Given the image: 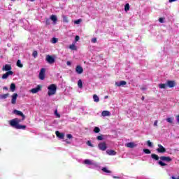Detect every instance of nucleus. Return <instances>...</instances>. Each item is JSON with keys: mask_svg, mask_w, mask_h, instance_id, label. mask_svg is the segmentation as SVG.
<instances>
[{"mask_svg": "<svg viewBox=\"0 0 179 179\" xmlns=\"http://www.w3.org/2000/svg\"><path fill=\"white\" fill-rule=\"evenodd\" d=\"M128 10H129V3H127L124 6V12H128Z\"/></svg>", "mask_w": 179, "mask_h": 179, "instance_id": "obj_33", "label": "nucleus"}, {"mask_svg": "<svg viewBox=\"0 0 179 179\" xmlns=\"http://www.w3.org/2000/svg\"><path fill=\"white\" fill-rule=\"evenodd\" d=\"M157 120H155V122H154V126L155 127H157Z\"/></svg>", "mask_w": 179, "mask_h": 179, "instance_id": "obj_49", "label": "nucleus"}, {"mask_svg": "<svg viewBox=\"0 0 179 179\" xmlns=\"http://www.w3.org/2000/svg\"><path fill=\"white\" fill-rule=\"evenodd\" d=\"M93 99L95 103H99V101H100V99H99V96L96 94L93 95Z\"/></svg>", "mask_w": 179, "mask_h": 179, "instance_id": "obj_22", "label": "nucleus"}, {"mask_svg": "<svg viewBox=\"0 0 179 179\" xmlns=\"http://www.w3.org/2000/svg\"><path fill=\"white\" fill-rule=\"evenodd\" d=\"M66 138H68L69 139H72V138H73V136H72V134H67Z\"/></svg>", "mask_w": 179, "mask_h": 179, "instance_id": "obj_46", "label": "nucleus"}, {"mask_svg": "<svg viewBox=\"0 0 179 179\" xmlns=\"http://www.w3.org/2000/svg\"><path fill=\"white\" fill-rule=\"evenodd\" d=\"M85 164H88L89 166H91V164H93V163L92 162V161H90V159H85L84 161Z\"/></svg>", "mask_w": 179, "mask_h": 179, "instance_id": "obj_28", "label": "nucleus"}, {"mask_svg": "<svg viewBox=\"0 0 179 179\" xmlns=\"http://www.w3.org/2000/svg\"><path fill=\"white\" fill-rule=\"evenodd\" d=\"M55 134H56V136H57V138H59L60 139H64V138H65V134L64 133H61V132H59L58 131H56Z\"/></svg>", "mask_w": 179, "mask_h": 179, "instance_id": "obj_14", "label": "nucleus"}, {"mask_svg": "<svg viewBox=\"0 0 179 179\" xmlns=\"http://www.w3.org/2000/svg\"><path fill=\"white\" fill-rule=\"evenodd\" d=\"M80 38L79 36H76V41H79Z\"/></svg>", "mask_w": 179, "mask_h": 179, "instance_id": "obj_48", "label": "nucleus"}, {"mask_svg": "<svg viewBox=\"0 0 179 179\" xmlns=\"http://www.w3.org/2000/svg\"><path fill=\"white\" fill-rule=\"evenodd\" d=\"M98 147L99 150H102L103 152L107 150V144L105 142L99 143Z\"/></svg>", "mask_w": 179, "mask_h": 179, "instance_id": "obj_5", "label": "nucleus"}, {"mask_svg": "<svg viewBox=\"0 0 179 179\" xmlns=\"http://www.w3.org/2000/svg\"><path fill=\"white\" fill-rule=\"evenodd\" d=\"M157 152H158V153H166V149L161 144H158Z\"/></svg>", "mask_w": 179, "mask_h": 179, "instance_id": "obj_8", "label": "nucleus"}, {"mask_svg": "<svg viewBox=\"0 0 179 179\" xmlns=\"http://www.w3.org/2000/svg\"><path fill=\"white\" fill-rule=\"evenodd\" d=\"M39 79L41 80H44L45 79V69L42 68L39 73Z\"/></svg>", "mask_w": 179, "mask_h": 179, "instance_id": "obj_4", "label": "nucleus"}, {"mask_svg": "<svg viewBox=\"0 0 179 179\" xmlns=\"http://www.w3.org/2000/svg\"><path fill=\"white\" fill-rule=\"evenodd\" d=\"M63 22H64L65 23H68V22H69V20H68V17L66 16H63Z\"/></svg>", "mask_w": 179, "mask_h": 179, "instance_id": "obj_40", "label": "nucleus"}, {"mask_svg": "<svg viewBox=\"0 0 179 179\" xmlns=\"http://www.w3.org/2000/svg\"><path fill=\"white\" fill-rule=\"evenodd\" d=\"M102 171H103V173H111V171L107 169V168L104 167L102 169Z\"/></svg>", "mask_w": 179, "mask_h": 179, "instance_id": "obj_32", "label": "nucleus"}, {"mask_svg": "<svg viewBox=\"0 0 179 179\" xmlns=\"http://www.w3.org/2000/svg\"><path fill=\"white\" fill-rule=\"evenodd\" d=\"M87 145H88V146H90V148H93V144H92V141H87Z\"/></svg>", "mask_w": 179, "mask_h": 179, "instance_id": "obj_44", "label": "nucleus"}, {"mask_svg": "<svg viewBox=\"0 0 179 179\" xmlns=\"http://www.w3.org/2000/svg\"><path fill=\"white\" fill-rule=\"evenodd\" d=\"M82 22V19H78L74 21L75 24H79Z\"/></svg>", "mask_w": 179, "mask_h": 179, "instance_id": "obj_43", "label": "nucleus"}, {"mask_svg": "<svg viewBox=\"0 0 179 179\" xmlns=\"http://www.w3.org/2000/svg\"><path fill=\"white\" fill-rule=\"evenodd\" d=\"M91 41H92V43H97V38H93Z\"/></svg>", "mask_w": 179, "mask_h": 179, "instance_id": "obj_47", "label": "nucleus"}, {"mask_svg": "<svg viewBox=\"0 0 179 179\" xmlns=\"http://www.w3.org/2000/svg\"><path fill=\"white\" fill-rule=\"evenodd\" d=\"M12 69V66L10 64H6L3 66L2 71H6L7 72H9Z\"/></svg>", "mask_w": 179, "mask_h": 179, "instance_id": "obj_12", "label": "nucleus"}, {"mask_svg": "<svg viewBox=\"0 0 179 179\" xmlns=\"http://www.w3.org/2000/svg\"><path fill=\"white\" fill-rule=\"evenodd\" d=\"M11 1H16V0H11Z\"/></svg>", "mask_w": 179, "mask_h": 179, "instance_id": "obj_59", "label": "nucleus"}, {"mask_svg": "<svg viewBox=\"0 0 179 179\" xmlns=\"http://www.w3.org/2000/svg\"><path fill=\"white\" fill-rule=\"evenodd\" d=\"M17 99V94L14 93L12 96L11 103L12 104H16V99Z\"/></svg>", "mask_w": 179, "mask_h": 179, "instance_id": "obj_16", "label": "nucleus"}, {"mask_svg": "<svg viewBox=\"0 0 179 179\" xmlns=\"http://www.w3.org/2000/svg\"><path fill=\"white\" fill-rule=\"evenodd\" d=\"M160 160L162 162H167V163H169L170 162H172V159L170 157H166V156H162L159 157Z\"/></svg>", "mask_w": 179, "mask_h": 179, "instance_id": "obj_9", "label": "nucleus"}, {"mask_svg": "<svg viewBox=\"0 0 179 179\" xmlns=\"http://www.w3.org/2000/svg\"><path fill=\"white\" fill-rule=\"evenodd\" d=\"M13 114H16V115H20V117H22V121H24V120L26 119V115H24V114H23V112L20 110L15 109L13 110Z\"/></svg>", "mask_w": 179, "mask_h": 179, "instance_id": "obj_3", "label": "nucleus"}, {"mask_svg": "<svg viewBox=\"0 0 179 179\" xmlns=\"http://www.w3.org/2000/svg\"><path fill=\"white\" fill-rule=\"evenodd\" d=\"M176 83L174 80H167L166 81V86H168V87H175Z\"/></svg>", "mask_w": 179, "mask_h": 179, "instance_id": "obj_10", "label": "nucleus"}, {"mask_svg": "<svg viewBox=\"0 0 179 179\" xmlns=\"http://www.w3.org/2000/svg\"><path fill=\"white\" fill-rule=\"evenodd\" d=\"M159 89H166V87H167V84H159Z\"/></svg>", "mask_w": 179, "mask_h": 179, "instance_id": "obj_26", "label": "nucleus"}, {"mask_svg": "<svg viewBox=\"0 0 179 179\" xmlns=\"http://www.w3.org/2000/svg\"><path fill=\"white\" fill-rule=\"evenodd\" d=\"M176 1L177 0H169V2L171 3V2H176Z\"/></svg>", "mask_w": 179, "mask_h": 179, "instance_id": "obj_52", "label": "nucleus"}, {"mask_svg": "<svg viewBox=\"0 0 179 179\" xmlns=\"http://www.w3.org/2000/svg\"><path fill=\"white\" fill-rule=\"evenodd\" d=\"M105 99H108V96H105Z\"/></svg>", "mask_w": 179, "mask_h": 179, "instance_id": "obj_57", "label": "nucleus"}, {"mask_svg": "<svg viewBox=\"0 0 179 179\" xmlns=\"http://www.w3.org/2000/svg\"><path fill=\"white\" fill-rule=\"evenodd\" d=\"M158 164L159 166H162V167H164V166H167V164L163 162L162 161H159Z\"/></svg>", "mask_w": 179, "mask_h": 179, "instance_id": "obj_36", "label": "nucleus"}, {"mask_svg": "<svg viewBox=\"0 0 179 179\" xmlns=\"http://www.w3.org/2000/svg\"><path fill=\"white\" fill-rule=\"evenodd\" d=\"M127 148H130V149H134V148H136V144L134 142H130L126 144Z\"/></svg>", "mask_w": 179, "mask_h": 179, "instance_id": "obj_15", "label": "nucleus"}, {"mask_svg": "<svg viewBox=\"0 0 179 179\" xmlns=\"http://www.w3.org/2000/svg\"><path fill=\"white\" fill-rule=\"evenodd\" d=\"M70 50H73V51H76V45L75 44H72L69 45Z\"/></svg>", "mask_w": 179, "mask_h": 179, "instance_id": "obj_29", "label": "nucleus"}, {"mask_svg": "<svg viewBox=\"0 0 179 179\" xmlns=\"http://www.w3.org/2000/svg\"><path fill=\"white\" fill-rule=\"evenodd\" d=\"M41 85H37L36 88H33L30 90L31 93H33V94H36V93H38L40 90H41Z\"/></svg>", "mask_w": 179, "mask_h": 179, "instance_id": "obj_7", "label": "nucleus"}, {"mask_svg": "<svg viewBox=\"0 0 179 179\" xmlns=\"http://www.w3.org/2000/svg\"><path fill=\"white\" fill-rule=\"evenodd\" d=\"M76 72H77L78 75L83 73V68L81 66H77L76 67Z\"/></svg>", "mask_w": 179, "mask_h": 179, "instance_id": "obj_13", "label": "nucleus"}, {"mask_svg": "<svg viewBox=\"0 0 179 179\" xmlns=\"http://www.w3.org/2000/svg\"><path fill=\"white\" fill-rule=\"evenodd\" d=\"M48 96H54L57 93V85L55 84H51L48 87Z\"/></svg>", "mask_w": 179, "mask_h": 179, "instance_id": "obj_2", "label": "nucleus"}, {"mask_svg": "<svg viewBox=\"0 0 179 179\" xmlns=\"http://www.w3.org/2000/svg\"><path fill=\"white\" fill-rule=\"evenodd\" d=\"M127 85V83L124 80L120 81V83L116 82L115 83V86L120 87V86H125Z\"/></svg>", "mask_w": 179, "mask_h": 179, "instance_id": "obj_19", "label": "nucleus"}, {"mask_svg": "<svg viewBox=\"0 0 179 179\" xmlns=\"http://www.w3.org/2000/svg\"><path fill=\"white\" fill-rule=\"evenodd\" d=\"M3 90H8V87H3Z\"/></svg>", "mask_w": 179, "mask_h": 179, "instance_id": "obj_53", "label": "nucleus"}, {"mask_svg": "<svg viewBox=\"0 0 179 179\" xmlns=\"http://www.w3.org/2000/svg\"><path fill=\"white\" fill-rule=\"evenodd\" d=\"M66 65H69V66L71 65V62H67Z\"/></svg>", "mask_w": 179, "mask_h": 179, "instance_id": "obj_54", "label": "nucleus"}, {"mask_svg": "<svg viewBox=\"0 0 179 179\" xmlns=\"http://www.w3.org/2000/svg\"><path fill=\"white\" fill-rule=\"evenodd\" d=\"M50 20L52 22H54V23H57L58 22V18L57 17L56 15H52L50 16Z\"/></svg>", "mask_w": 179, "mask_h": 179, "instance_id": "obj_20", "label": "nucleus"}, {"mask_svg": "<svg viewBox=\"0 0 179 179\" xmlns=\"http://www.w3.org/2000/svg\"><path fill=\"white\" fill-rule=\"evenodd\" d=\"M17 66H18V68H23V64L20 60L17 61Z\"/></svg>", "mask_w": 179, "mask_h": 179, "instance_id": "obj_27", "label": "nucleus"}, {"mask_svg": "<svg viewBox=\"0 0 179 179\" xmlns=\"http://www.w3.org/2000/svg\"><path fill=\"white\" fill-rule=\"evenodd\" d=\"M52 44H55V43H58V38H52Z\"/></svg>", "mask_w": 179, "mask_h": 179, "instance_id": "obj_39", "label": "nucleus"}, {"mask_svg": "<svg viewBox=\"0 0 179 179\" xmlns=\"http://www.w3.org/2000/svg\"><path fill=\"white\" fill-rule=\"evenodd\" d=\"M113 178H115V179H120V177H118V176H113Z\"/></svg>", "mask_w": 179, "mask_h": 179, "instance_id": "obj_51", "label": "nucleus"}, {"mask_svg": "<svg viewBox=\"0 0 179 179\" xmlns=\"http://www.w3.org/2000/svg\"><path fill=\"white\" fill-rule=\"evenodd\" d=\"M178 124H179V115L176 116Z\"/></svg>", "mask_w": 179, "mask_h": 179, "instance_id": "obj_50", "label": "nucleus"}, {"mask_svg": "<svg viewBox=\"0 0 179 179\" xmlns=\"http://www.w3.org/2000/svg\"><path fill=\"white\" fill-rule=\"evenodd\" d=\"M102 117H110L111 115V113L108 110H103L101 113Z\"/></svg>", "mask_w": 179, "mask_h": 179, "instance_id": "obj_18", "label": "nucleus"}, {"mask_svg": "<svg viewBox=\"0 0 179 179\" xmlns=\"http://www.w3.org/2000/svg\"><path fill=\"white\" fill-rule=\"evenodd\" d=\"M106 153L107 155H109V156H115L117 155V152L113 150H108Z\"/></svg>", "mask_w": 179, "mask_h": 179, "instance_id": "obj_17", "label": "nucleus"}, {"mask_svg": "<svg viewBox=\"0 0 179 179\" xmlns=\"http://www.w3.org/2000/svg\"><path fill=\"white\" fill-rule=\"evenodd\" d=\"M55 115H56V117H57V118H61V115L59 113H58V110H55Z\"/></svg>", "mask_w": 179, "mask_h": 179, "instance_id": "obj_35", "label": "nucleus"}, {"mask_svg": "<svg viewBox=\"0 0 179 179\" xmlns=\"http://www.w3.org/2000/svg\"><path fill=\"white\" fill-rule=\"evenodd\" d=\"M20 122H22V120L15 118L10 121V125L15 129H26V125H21Z\"/></svg>", "mask_w": 179, "mask_h": 179, "instance_id": "obj_1", "label": "nucleus"}, {"mask_svg": "<svg viewBox=\"0 0 179 179\" xmlns=\"http://www.w3.org/2000/svg\"><path fill=\"white\" fill-rule=\"evenodd\" d=\"M147 145H148V146H149V148H152V146H153V144L152 143V142L150 140H148L147 141Z\"/></svg>", "mask_w": 179, "mask_h": 179, "instance_id": "obj_42", "label": "nucleus"}, {"mask_svg": "<svg viewBox=\"0 0 179 179\" xmlns=\"http://www.w3.org/2000/svg\"><path fill=\"white\" fill-rule=\"evenodd\" d=\"M13 75V71H7L6 73L3 74L2 79H8L9 78V76Z\"/></svg>", "mask_w": 179, "mask_h": 179, "instance_id": "obj_11", "label": "nucleus"}, {"mask_svg": "<svg viewBox=\"0 0 179 179\" xmlns=\"http://www.w3.org/2000/svg\"><path fill=\"white\" fill-rule=\"evenodd\" d=\"M151 157L152 159H153L154 160H159V155H156V154H152L151 155Z\"/></svg>", "mask_w": 179, "mask_h": 179, "instance_id": "obj_24", "label": "nucleus"}, {"mask_svg": "<svg viewBox=\"0 0 179 179\" xmlns=\"http://www.w3.org/2000/svg\"><path fill=\"white\" fill-rule=\"evenodd\" d=\"M143 151L144 152V153H145V155H150L151 153L150 150L149 149H143Z\"/></svg>", "mask_w": 179, "mask_h": 179, "instance_id": "obj_34", "label": "nucleus"}, {"mask_svg": "<svg viewBox=\"0 0 179 179\" xmlns=\"http://www.w3.org/2000/svg\"><path fill=\"white\" fill-rule=\"evenodd\" d=\"M94 132L95 134H99V132H100V128H99V127H94Z\"/></svg>", "mask_w": 179, "mask_h": 179, "instance_id": "obj_38", "label": "nucleus"}, {"mask_svg": "<svg viewBox=\"0 0 179 179\" xmlns=\"http://www.w3.org/2000/svg\"><path fill=\"white\" fill-rule=\"evenodd\" d=\"M66 143H69V141H66Z\"/></svg>", "mask_w": 179, "mask_h": 179, "instance_id": "obj_58", "label": "nucleus"}, {"mask_svg": "<svg viewBox=\"0 0 179 179\" xmlns=\"http://www.w3.org/2000/svg\"><path fill=\"white\" fill-rule=\"evenodd\" d=\"M167 122H169V124H173V121H174V118L173 117H168L166 118Z\"/></svg>", "mask_w": 179, "mask_h": 179, "instance_id": "obj_30", "label": "nucleus"}, {"mask_svg": "<svg viewBox=\"0 0 179 179\" xmlns=\"http://www.w3.org/2000/svg\"><path fill=\"white\" fill-rule=\"evenodd\" d=\"M97 141H103V139H104V136L103 134L98 136L96 137Z\"/></svg>", "mask_w": 179, "mask_h": 179, "instance_id": "obj_31", "label": "nucleus"}, {"mask_svg": "<svg viewBox=\"0 0 179 179\" xmlns=\"http://www.w3.org/2000/svg\"><path fill=\"white\" fill-rule=\"evenodd\" d=\"M37 55H38V52H37L36 50H34L32 53V56L34 57V58H37Z\"/></svg>", "mask_w": 179, "mask_h": 179, "instance_id": "obj_37", "label": "nucleus"}, {"mask_svg": "<svg viewBox=\"0 0 179 179\" xmlns=\"http://www.w3.org/2000/svg\"><path fill=\"white\" fill-rule=\"evenodd\" d=\"M78 86L80 89H82L83 87V83H82V80H78Z\"/></svg>", "mask_w": 179, "mask_h": 179, "instance_id": "obj_25", "label": "nucleus"}, {"mask_svg": "<svg viewBox=\"0 0 179 179\" xmlns=\"http://www.w3.org/2000/svg\"><path fill=\"white\" fill-rule=\"evenodd\" d=\"M159 23H164V19L163 17H160L159 19Z\"/></svg>", "mask_w": 179, "mask_h": 179, "instance_id": "obj_45", "label": "nucleus"}, {"mask_svg": "<svg viewBox=\"0 0 179 179\" xmlns=\"http://www.w3.org/2000/svg\"><path fill=\"white\" fill-rule=\"evenodd\" d=\"M8 97H9V94H4L0 95V99H1L2 100L5 99H8Z\"/></svg>", "mask_w": 179, "mask_h": 179, "instance_id": "obj_23", "label": "nucleus"}, {"mask_svg": "<svg viewBox=\"0 0 179 179\" xmlns=\"http://www.w3.org/2000/svg\"><path fill=\"white\" fill-rule=\"evenodd\" d=\"M45 23L47 25L51 24V20L49 18H45Z\"/></svg>", "mask_w": 179, "mask_h": 179, "instance_id": "obj_41", "label": "nucleus"}, {"mask_svg": "<svg viewBox=\"0 0 179 179\" xmlns=\"http://www.w3.org/2000/svg\"><path fill=\"white\" fill-rule=\"evenodd\" d=\"M45 61H47L48 64H52L55 62V59L51 55H47Z\"/></svg>", "mask_w": 179, "mask_h": 179, "instance_id": "obj_6", "label": "nucleus"}, {"mask_svg": "<svg viewBox=\"0 0 179 179\" xmlns=\"http://www.w3.org/2000/svg\"><path fill=\"white\" fill-rule=\"evenodd\" d=\"M10 89L12 92H15V90H16V85L15 83H11Z\"/></svg>", "mask_w": 179, "mask_h": 179, "instance_id": "obj_21", "label": "nucleus"}, {"mask_svg": "<svg viewBox=\"0 0 179 179\" xmlns=\"http://www.w3.org/2000/svg\"><path fill=\"white\" fill-rule=\"evenodd\" d=\"M141 99L145 100V96H142Z\"/></svg>", "mask_w": 179, "mask_h": 179, "instance_id": "obj_56", "label": "nucleus"}, {"mask_svg": "<svg viewBox=\"0 0 179 179\" xmlns=\"http://www.w3.org/2000/svg\"><path fill=\"white\" fill-rule=\"evenodd\" d=\"M172 179H179V178H176V177H174V176H172Z\"/></svg>", "mask_w": 179, "mask_h": 179, "instance_id": "obj_55", "label": "nucleus"}]
</instances>
